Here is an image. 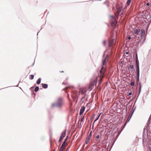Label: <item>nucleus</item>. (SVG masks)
<instances>
[{
  "label": "nucleus",
  "mask_w": 151,
  "mask_h": 151,
  "mask_svg": "<svg viewBox=\"0 0 151 151\" xmlns=\"http://www.w3.org/2000/svg\"><path fill=\"white\" fill-rule=\"evenodd\" d=\"M65 104V101L64 99L62 97H59L57 99L55 103L52 104L51 107L54 108L56 107L59 108H62Z\"/></svg>",
  "instance_id": "1"
},
{
  "label": "nucleus",
  "mask_w": 151,
  "mask_h": 151,
  "mask_svg": "<svg viewBox=\"0 0 151 151\" xmlns=\"http://www.w3.org/2000/svg\"><path fill=\"white\" fill-rule=\"evenodd\" d=\"M72 97L74 100H76V102H77L79 97V93H77V91H74L72 93Z\"/></svg>",
  "instance_id": "2"
},
{
  "label": "nucleus",
  "mask_w": 151,
  "mask_h": 151,
  "mask_svg": "<svg viewBox=\"0 0 151 151\" xmlns=\"http://www.w3.org/2000/svg\"><path fill=\"white\" fill-rule=\"evenodd\" d=\"M110 17L111 18V22H112V25L115 26L117 23V21L116 20V18H117L116 17L113 16H110Z\"/></svg>",
  "instance_id": "3"
},
{
  "label": "nucleus",
  "mask_w": 151,
  "mask_h": 151,
  "mask_svg": "<svg viewBox=\"0 0 151 151\" xmlns=\"http://www.w3.org/2000/svg\"><path fill=\"white\" fill-rule=\"evenodd\" d=\"M116 9H117V12L115 13V15L117 18H118V15L121 12L122 8L121 6H116Z\"/></svg>",
  "instance_id": "4"
},
{
  "label": "nucleus",
  "mask_w": 151,
  "mask_h": 151,
  "mask_svg": "<svg viewBox=\"0 0 151 151\" xmlns=\"http://www.w3.org/2000/svg\"><path fill=\"white\" fill-rule=\"evenodd\" d=\"M105 71V70L104 69V66H102L101 68V70L100 71V73L101 74L100 76V79H103V78H104V77Z\"/></svg>",
  "instance_id": "5"
},
{
  "label": "nucleus",
  "mask_w": 151,
  "mask_h": 151,
  "mask_svg": "<svg viewBox=\"0 0 151 151\" xmlns=\"http://www.w3.org/2000/svg\"><path fill=\"white\" fill-rule=\"evenodd\" d=\"M109 58V56L108 55H107L104 59L103 60L102 63V66H103L104 65L107 63L108 61V59Z\"/></svg>",
  "instance_id": "6"
},
{
  "label": "nucleus",
  "mask_w": 151,
  "mask_h": 151,
  "mask_svg": "<svg viewBox=\"0 0 151 151\" xmlns=\"http://www.w3.org/2000/svg\"><path fill=\"white\" fill-rule=\"evenodd\" d=\"M94 81L91 82L89 84V87L88 88V89L89 91H91L93 88L94 84Z\"/></svg>",
  "instance_id": "7"
},
{
  "label": "nucleus",
  "mask_w": 151,
  "mask_h": 151,
  "mask_svg": "<svg viewBox=\"0 0 151 151\" xmlns=\"http://www.w3.org/2000/svg\"><path fill=\"white\" fill-rule=\"evenodd\" d=\"M86 92V91L85 88H80L79 90V93L84 94Z\"/></svg>",
  "instance_id": "8"
},
{
  "label": "nucleus",
  "mask_w": 151,
  "mask_h": 151,
  "mask_svg": "<svg viewBox=\"0 0 151 151\" xmlns=\"http://www.w3.org/2000/svg\"><path fill=\"white\" fill-rule=\"evenodd\" d=\"M136 70L137 72V78H139V66H136Z\"/></svg>",
  "instance_id": "9"
},
{
  "label": "nucleus",
  "mask_w": 151,
  "mask_h": 151,
  "mask_svg": "<svg viewBox=\"0 0 151 151\" xmlns=\"http://www.w3.org/2000/svg\"><path fill=\"white\" fill-rule=\"evenodd\" d=\"M85 109V107L84 106H82L81 108V109L80 110V111L79 112V115H81L83 114V112Z\"/></svg>",
  "instance_id": "10"
},
{
  "label": "nucleus",
  "mask_w": 151,
  "mask_h": 151,
  "mask_svg": "<svg viewBox=\"0 0 151 151\" xmlns=\"http://www.w3.org/2000/svg\"><path fill=\"white\" fill-rule=\"evenodd\" d=\"M135 34L138 35L140 32V29H135L133 30Z\"/></svg>",
  "instance_id": "11"
},
{
  "label": "nucleus",
  "mask_w": 151,
  "mask_h": 151,
  "mask_svg": "<svg viewBox=\"0 0 151 151\" xmlns=\"http://www.w3.org/2000/svg\"><path fill=\"white\" fill-rule=\"evenodd\" d=\"M115 40L114 39H112L111 40L109 41V47H111L113 45L114 42Z\"/></svg>",
  "instance_id": "12"
},
{
  "label": "nucleus",
  "mask_w": 151,
  "mask_h": 151,
  "mask_svg": "<svg viewBox=\"0 0 151 151\" xmlns=\"http://www.w3.org/2000/svg\"><path fill=\"white\" fill-rule=\"evenodd\" d=\"M66 132V130H65L64 131L62 132L60 137H61V138L63 139L65 137V135Z\"/></svg>",
  "instance_id": "13"
},
{
  "label": "nucleus",
  "mask_w": 151,
  "mask_h": 151,
  "mask_svg": "<svg viewBox=\"0 0 151 151\" xmlns=\"http://www.w3.org/2000/svg\"><path fill=\"white\" fill-rule=\"evenodd\" d=\"M65 143L63 142L60 149V151H63V149H64V146H65Z\"/></svg>",
  "instance_id": "14"
},
{
  "label": "nucleus",
  "mask_w": 151,
  "mask_h": 151,
  "mask_svg": "<svg viewBox=\"0 0 151 151\" xmlns=\"http://www.w3.org/2000/svg\"><path fill=\"white\" fill-rule=\"evenodd\" d=\"M132 1V0H128L126 2L125 6H129L130 5Z\"/></svg>",
  "instance_id": "15"
},
{
  "label": "nucleus",
  "mask_w": 151,
  "mask_h": 151,
  "mask_svg": "<svg viewBox=\"0 0 151 151\" xmlns=\"http://www.w3.org/2000/svg\"><path fill=\"white\" fill-rule=\"evenodd\" d=\"M90 140V138L87 137L85 142L86 144H88Z\"/></svg>",
  "instance_id": "16"
},
{
  "label": "nucleus",
  "mask_w": 151,
  "mask_h": 151,
  "mask_svg": "<svg viewBox=\"0 0 151 151\" xmlns=\"http://www.w3.org/2000/svg\"><path fill=\"white\" fill-rule=\"evenodd\" d=\"M42 87L44 88H46L48 87V85L46 84H42Z\"/></svg>",
  "instance_id": "17"
},
{
  "label": "nucleus",
  "mask_w": 151,
  "mask_h": 151,
  "mask_svg": "<svg viewBox=\"0 0 151 151\" xmlns=\"http://www.w3.org/2000/svg\"><path fill=\"white\" fill-rule=\"evenodd\" d=\"M145 34V30L144 29H142L141 30V37H142L143 36V35H144Z\"/></svg>",
  "instance_id": "18"
},
{
  "label": "nucleus",
  "mask_w": 151,
  "mask_h": 151,
  "mask_svg": "<svg viewBox=\"0 0 151 151\" xmlns=\"http://www.w3.org/2000/svg\"><path fill=\"white\" fill-rule=\"evenodd\" d=\"M136 66H139V61L137 57L136 58Z\"/></svg>",
  "instance_id": "19"
},
{
  "label": "nucleus",
  "mask_w": 151,
  "mask_h": 151,
  "mask_svg": "<svg viewBox=\"0 0 151 151\" xmlns=\"http://www.w3.org/2000/svg\"><path fill=\"white\" fill-rule=\"evenodd\" d=\"M41 79L40 78H39L37 81V83L38 84H40L41 82Z\"/></svg>",
  "instance_id": "20"
},
{
  "label": "nucleus",
  "mask_w": 151,
  "mask_h": 151,
  "mask_svg": "<svg viewBox=\"0 0 151 151\" xmlns=\"http://www.w3.org/2000/svg\"><path fill=\"white\" fill-rule=\"evenodd\" d=\"M134 68V66L132 65H131L129 66V69L130 70H132Z\"/></svg>",
  "instance_id": "21"
},
{
  "label": "nucleus",
  "mask_w": 151,
  "mask_h": 151,
  "mask_svg": "<svg viewBox=\"0 0 151 151\" xmlns=\"http://www.w3.org/2000/svg\"><path fill=\"white\" fill-rule=\"evenodd\" d=\"M34 78V76L33 75H30L29 76V78L30 80H32Z\"/></svg>",
  "instance_id": "22"
},
{
  "label": "nucleus",
  "mask_w": 151,
  "mask_h": 151,
  "mask_svg": "<svg viewBox=\"0 0 151 151\" xmlns=\"http://www.w3.org/2000/svg\"><path fill=\"white\" fill-rule=\"evenodd\" d=\"M103 44L104 46H105L106 44V40H104L103 42Z\"/></svg>",
  "instance_id": "23"
},
{
  "label": "nucleus",
  "mask_w": 151,
  "mask_h": 151,
  "mask_svg": "<svg viewBox=\"0 0 151 151\" xmlns=\"http://www.w3.org/2000/svg\"><path fill=\"white\" fill-rule=\"evenodd\" d=\"M39 88L38 86H36L35 87V92H37L38 90H39Z\"/></svg>",
  "instance_id": "24"
},
{
  "label": "nucleus",
  "mask_w": 151,
  "mask_h": 151,
  "mask_svg": "<svg viewBox=\"0 0 151 151\" xmlns=\"http://www.w3.org/2000/svg\"><path fill=\"white\" fill-rule=\"evenodd\" d=\"M71 86H68V87H66L65 88L63 89V90L66 91V92H67L66 90L68 88H69Z\"/></svg>",
  "instance_id": "25"
},
{
  "label": "nucleus",
  "mask_w": 151,
  "mask_h": 151,
  "mask_svg": "<svg viewBox=\"0 0 151 151\" xmlns=\"http://www.w3.org/2000/svg\"><path fill=\"white\" fill-rule=\"evenodd\" d=\"M91 135H92V131H91L90 132V133L89 134L88 137L91 138Z\"/></svg>",
  "instance_id": "26"
},
{
  "label": "nucleus",
  "mask_w": 151,
  "mask_h": 151,
  "mask_svg": "<svg viewBox=\"0 0 151 151\" xmlns=\"http://www.w3.org/2000/svg\"><path fill=\"white\" fill-rule=\"evenodd\" d=\"M139 93H140L141 91V83H140L139 84Z\"/></svg>",
  "instance_id": "27"
},
{
  "label": "nucleus",
  "mask_w": 151,
  "mask_h": 151,
  "mask_svg": "<svg viewBox=\"0 0 151 151\" xmlns=\"http://www.w3.org/2000/svg\"><path fill=\"white\" fill-rule=\"evenodd\" d=\"M101 113L99 115V116H98V117H97V118L95 120L94 122H95V121H96V120H98L99 119V117H100V115H101Z\"/></svg>",
  "instance_id": "28"
},
{
  "label": "nucleus",
  "mask_w": 151,
  "mask_h": 151,
  "mask_svg": "<svg viewBox=\"0 0 151 151\" xmlns=\"http://www.w3.org/2000/svg\"><path fill=\"white\" fill-rule=\"evenodd\" d=\"M68 136H67L66 138L65 139V140H64V142H64L65 143H66V142L67 140V139L68 138Z\"/></svg>",
  "instance_id": "29"
},
{
  "label": "nucleus",
  "mask_w": 151,
  "mask_h": 151,
  "mask_svg": "<svg viewBox=\"0 0 151 151\" xmlns=\"http://www.w3.org/2000/svg\"><path fill=\"white\" fill-rule=\"evenodd\" d=\"M134 82H132L130 83V85L131 86H133L134 85Z\"/></svg>",
  "instance_id": "30"
},
{
  "label": "nucleus",
  "mask_w": 151,
  "mask_h": 151,
  "mask_svg": "<svg viewBox=\"0 0 151 151\" xmlns=\"http://www.w3.org/2000/svg\"><path fill=\"white\" fill-rule=\"evenodd\" d=\"M102 79H100V80H99V84H101V82L102 81Z\"/></svg>",
  "instance_id": "31"
},
{
  "label": "nucleus",
  "mask_w": 151,
  "mask_h": 151,
  "mask_svg": "<svg viewBox=\"0 0 151 151\" xmlns=\"http://www.w3.org/2000/svg\"><path fill=\"white\" fill-rule=\"evenodd\" d=\"M133 112H134V111H133L132 112V113H131V114H130V116H130V118H131V117H132V114H133Z\"/></svg>",
  "instance_id": "32"
},
{
  "label": "nucleus",
  "mask_w": 151,
  "mask_h": 151,
  "mask_svg": "<svg viewBox=\"0 0 151 151\" xmlns=\"http://www.w3.org/2000/svg\"><path fill=\"white\" fill-rule=\"evenodd\" d=\"M63 139L61 138V137H60V139L59 140V142H60Z\"/></svg>",
  "instance_id": "33"
},
{
  "label": "nucleus",
  "mask_w": 151,
  "mask_h": 151,
  "mask_svg": "<svg viewBox=\"0 0 151 151\" xmlns=\"http://www.w3.org/2000/svg\"><path fill=\"white\" fill-rule=\"evenodd\" d=\"M85 97V95H84L81 99V100L84 99Z\"/></svg>",
  "instance_id": "34"
},
{
  "label": "nucleus",
  "mask_w": 151,
  "mask_h": 151,
  "mask_svg": "<svg viewBox=\"0 0 151 151\" xmlns=\"http://www.w3.org/2000/svg\"><path fill=\"white\" fill-rule=\"evenodd\" d=\"M130 119V116H129V117H128V119L127 120L126 122H129V121Z\"/></svg>",
  "instance_id": "35"
},
{
  "label": "nucleus",
  "mask_w": 151,
  "mask_h": 151,
  "mask_svg": "<svg viewBox=\"0 0 151 151\" xmlns=\"http://www.w3.org/2000/svg\"><path fill=\"white\" fill-rule=\"evenodd\" d=\"M99 137H100V136L99 135H98L96 137V138L97 139H98L99 138Z\"/></svg>",
  "instance_id": "36"
},
{
  "label": "nucleus",
  "mask_w": 151,
  "mask_h": 151,
  "mask_svg": "<svg viewBox=\"0 0 151 151\" xmlns=\"http://www.w3.org/2000/svg\"><path fill=\"white\" fill-rule=\"evenodd\" d=\"M132 94V93L131 92H129L128 93V96H130Z\"/></svg>",
  "instance_id": "37"
},
{
  "label": "nucleus",
  "mask_w": 151,
  "mask_h": 151,
  "mask_svg": "<svg viewBox=\"0 0 151 151\" xmlns=\"http://www.w3.org/2000/svg\"><path fill=\"white\" fill-rule=\"evenodd\" d=\"M127 39L128 40H130L131 39V37H127Z\"/></svg>",
  "instance_id": "38"
},
{
  "label": "nucleus",
  "mask_w": 151,
  "mask_h": 151,
  "mask_svg": "<svg viewBox=\"0 0 151 151\" xmlns=\"http://www.w3.org/2000/svg\"><path fill=\"white\" fill-rule=\"evenodd\" d=\"M147 6H149V3H147L146 4Z\"/></svg>",
  "instance_id": "39"
},
{
  "label": "nucleus",
  "mask_w": 151,
  "mask_h": 151,
  "mask_svg": "<svg viewBox=\"0 0 151 151\" xmlns=\"http://www.w3.org/2000/svg\"><path fill=\"white\" fill-rule=\"evenodd\" d=\"M123 14V13H122V14H121V17H122V15Z\"/></svg>",
  "instance_id": "40"
},
{
  "label": "nucleus",
  "mask_w": 151,
  "mask_h": 151,
  "mask_svg": "<svg viewBox=\"0 0 151 151\" xmlns=\"http://www.w3.org/2000/svg\"><path fill=\"white\" fill-rule=\"evenodd\" d=\"M60 73L64 72L63 71H60Z\"/></svg>",
  "instance_id": "41"
},
{
  "label": "nucleus",
  "mask_w": 151,
  "mask_h": 151,
  "mask_svg": "<svg viewBox=\"0 0 151 151\" xmlns=\"http://www.w3.org/2000/svg\"><path fill=\"white\" fill-rule=\"evenodd\" d=\"M84 117V116L82 118V120H83V119Z\"/></svg>",
  "instance_id": "42"
},
{
  "label": "nucleus",
  "mask_w": 151,
  "mask_h": 151,
  "mask_svg": "<svg viewBox=\"0 0 151 151\" xmlns=\"http://www.w3.org/2000/svg\"><path fill=\"white\" fill-rule=\"evenodd\" d=\"M63 84H65L64 83H63Z\"/></svg>",
  "instance_id": "43"
},
{
  "label": "nucleus",
  "mask_w": 151,
  "mask_h": 151,
  "mask_svg": "<svg viewBox=\"0 0 151 151\" xmlns=\"http://www.w3.org/2000/svg\"><path fill=\"white\" fill-rule=\"evenodd\" d=\"M126 54H128V53L127 52L126 53Z\"/></svg>",
  "instance_id": "44"
}]
</instances>
